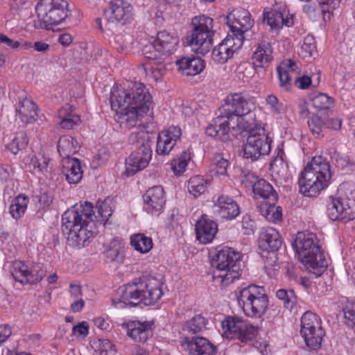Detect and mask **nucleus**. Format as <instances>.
I'll return each instance as SVG.
<instances>
[{
    "mask_svg": "<svg viewBox=\"0 0 355 355\" xmlns=\"http://www.w3.org/2000/svg\"><path fill=\"white\" fill-rule=\"evenodd\" d=\"M110 105L122 125L130 129L153 107L148 89L141 83L126 81L114 85L110 93Z\"/></svg>",
    "mask_w": 355,
    "mask_h": 355,
    "instance_id": "1",
    "label": "nucleus"
},
{
    "mask_svg": "<svg viewBox=\"0 0 355 355\" xmlns=\"http://www.w3.org/2000/svg\"><path fill=\"white\" fill-rule=\"evenodd\" d=\"M62 231L70 245L83 247L94 235V207L85 202L68 209L62 215Z\"/></svg>",
    "mask_w": 355,
    "mask_h": 355,
    "instance_id": "2",
    "label": "nucleus"
},
{
    "mask_svg": "<svg viewBox=\"0 0 355 355\" xmlns=\"http://www.w3.org/2000/svg\"><path fill=\"white\" fill-rule=\"evenodd\" d=\"M162 295V283L159 279L154 277H143L119 288L117 296L112 299V305L116 309L139 303L153 305L160 300Z\"/></svg>",
    "mask_w": 355,
    "mask_h": 355,
    "instance_id": "3",
    "label": "nucleus"
},
{
    "mask_svg": "<svg viewBox=\"0 0 355 355\" xmlns=\"http://www.w3.org/2000/svg\"><path fill=\"white\" fill-rule=\"evenodd\" d=\"M293 245L299 260L306 269L320 276L327 264L316 234L310 232H298Z\"/></svg>",
    "mask_w": 355,
    "mask_h": 355,
    "instance_id": "4",
    "label": "nucleus"
},
{
    "mask_svg": "<svg viewBox=\"0 0 355 355\" xmlns=\"http://www.w3.org/2000/svg\"><path fill=\"white\" fill-rule=\"evenodd\" d=\"M330 178L329 163L322 157H313L300 173V192L306 196H316L327 187Z\"/></svg>",
    "mask_w": 355,
    "mask_h": 355,
    "instance_id": "5",
    "label": "nucleus"
},
{
    "mask_svg": "<svg viewBox=\"0 0 355 355\" xmlns=\"http://www.w3.org/2000/svg\"><path fill=\"white\" fill-rule=\"evenodd\" d=\"M240 254L234 249L224 247L213 260V277L220 286L226 287L239 279L240 273Z\"/></svg>",
    "mask_w": 355,
    "mask_h": 355,
    "instance_id": "6",
    "label": "nucleus"
},
{
    "mask_svg": "<svg viewBox=\"0 0 355 355\" xmlns=\"http://www.w3.org/2000/svg\"><path fill=\"white\" fill-rule=\"evenodd\" d=\"M236 296L239 306L248 317L260 318L268 310V297L263 286L249 285L239 289Z\"/></svg>",
    "mask_w": 355,
    "mask_h": 355,
    "instance_id": "7",
    "label": "nucleus"
},
{
    "mask_svg": "<svg viewBox=\"0 0 355 355\" xmlns=\"http://www.w3.org/2000/svg\"><path fill=\"white\" fill-rule=\"evenodd\" d=\"M128 140L136 147L126 161V172L129 175H132L148 165L152 157V150L150 135L143 128L132 132Z\"/></svg>",
    "mask_w": 355,
    "mask_h": 355,
    "instance_id": "8",
    "label": "nucleus"
},
{
    "mask_svg": "<svg viewBox=\"0 0 355 355\" xmlns=\"http://www.w3.org/2000/svg\"><path fill=\"white\" fill-rule=\"evenodd\" d=\"M193 27L190 37L187 39L188 44L198 54L205 55L212 46L214 31L212 18L201 15L192 19Z\"/></svg>",
    "mask_w": 355,
    "mask_h": 355,
    "instance_id": "9",
    "label": "nucleus"
},
{
    "mask_svg": "<svg viewBox=\"0 0 355 355\" xmlns=\"http://www.w3.org/2000/svg\"><path fill=\"white\" fill-rule=\"evenodd\" d=\"M35 10L40 26L47 30L60 24L68 16L67 3L64 0H40Z\"/></svg>",
    "mask_w": 355,
    "mask_h": 355,
    "instance_id": "10",
    "label": "nucleus"
},
{
    "mask_svg": "<svg viewBox=\"0 0 355 355\" xmlns=\"http://www.w3.org/2000/svg\"><path fill=\"white\" fill-rule=\"evenodd\" d=\"M272 139L264 125H257L247 139L244 146V157L252 159H257L262 155H268L271 150Z\"/></svg>",
    "mask_w": 355,
    "mask_h": 355,
    "instance_id": "11",
    "label": "nucleus"
},
{
    "mask_svg": "<svg viewBox=\"0 0 355 355\" xmlns=\"http://www.w3.org/2000/svg\"><path fill=\"white\" fill-rule=\"evenodd\" d=\"M221 325L223 336L227 339L238 338L245 343L254 339L257 334V328L241 318L229 316L222 322Z\"/></svg>",
    "mask_w": 355,
    "mask_h": 355,
    "instance_id": "12",
    "label": "nucleus"
},
{
    "mask_svg": "<svg viewBox=\"0 0 355 355\" xmlns=\"http://www.w3.org/2000/svg\"><path fill=\"white\" fill-rule=\"evenodd\" d=\"M327 213L332 220H350L355 217V189H347L345 196L332 198L327 205Z\"/></svg>",
    "mask_w": 355,
    "mask_h": 355,
    "instance_id": "13",
    "label": "nucleus"
},
{
    "mask_svg": "<svg viewBox=\"0 0 355 355\" xmlns=\"http://www.w3.org/2000/svg\"><path fill=\"white\" fill-rule=\"evenodd\" d=\"M226 23L232 33L236 40H240L243 44V34L249 31L254 24L250 13L245 9L237 8L233 10L226 16Z\"/></svg>",
    "mask_w": 355,
    "mask_h": 355,
    "instance_id": "14",
    "label": "nucleus"
},
{
    "mask_svg": "<svg viewBox=\"0 0 355 355\" xmlns=\"http://www.w3.org/2000/svg\"><path fill=\"white\" fill-rule=\"evenodd\" d=\"M11 274L13 278L22 284H36L46 275V270L40 264L29 268L25 263L16 261L12 263Z\"/></svg>",
    "mask_w": 355,
    "mask_h": 355,
    "instance_id": "15",
    "label": "nucleus"
},
{
    "mask_svg": "<svg viewBox=\"0 0 355 355\" xmlns=\"http://www.w3.org/2000/svg\"><path fill=\"white\" fill-rule=\"evenodd\" d=\"M255 109L252 98L240 93H234L227 96L225 104L220 107L222 113H236L242 116Z\"/></svg>",
    "mask_w": 355,
    "mask_h": 355,
    "instance_id": "16",
    "label": "nucleus"
},
{
    "mask_svg": "<svg viewBox=\"0 0 355 355\" xmlns=\"http://www.w3.org/2000/svg\"><path fill=\"white\" fill-rule=\"evenodd\" d=\"M134 12L132 5L124 0H112L105 17L110 23L125 25L133 19Z\"/></svg>",
    "mask_w": 355,
    "mask_h": 355,
    "instance_id": "17",
    "label": "nucleus"
},
{
    "mask_svg": "<svg viewBox=\"0 0 355 355\" xmlns=\"http://www.w3.org/2000/svg\"><path fill=\"white\" fill-rule=\"evenodd\" d=\"M180 40L175 33L159 31L155 37L150 39V43L159 56H169L178 49Z\"/></svg>",
    "mask_w": 355,
    "mask_h": 355,
    "instance_id": "18",
    "label": "nucleus"
},
{
    "mask_svg": "<svg viewBox=\"0 0 355 355\" xmlns=\"http://www.w3.org/2000/svg\"><path fill=\"white\" fill-rule=\"evenodd\" d=\"M153 326L150 321L129 320L121 324L126 335L137 343H145L153 336Z\"/></svg>",
    "mask_w": 355,
    "mask_h": 355,
    "instance_id": "19",
    "label": "nucleus"
},
{
    "mask_svg": "<svg viewBox=\"0 0 355 355\" xmlns=\"http://www.w3.org/2000/svg\"><path fill=\"white\" fill-rule=\"evenodd\" d=\"M263 16L271 30L276 33H279L284 26L290 27L294 24L293 15L289 12L286 6L275 8L270 11L264 10Z\"/></svg>",
    "mask_w": 355,
    "mask_h": 355,
    "instance_id": "20",
    "label": "nucleus"
},
{
    "mask_svg": "<svg viewBox=\"0 0 355 355\" xmlns=\"http://www.w3.org/2000/svg\"><path fill=\"white\" fill-rule=\"evenodd\" d=\"M243 44L241 39L236 40L234 37L228 35L216 47L211 53L212 60L218 64H224L230 59L234 53L239 50Z\"/></svg>",
    "mask_w": 355,
    "mask_h": 355,
    "instance_id": "21",
    "label": "nucleus"
},
{
    "mask_svg": "<svg viewBox=\"0 0 355 355\" xmlns=\"http://www.w3.org/2000/svg\"><path fill=\"white\" fill-rule=\"evenodd\" d=\"M182 135L181 129L171 126L160 132L157 137L156 152L159 155H168Z\"/></svg>",
    "mask_w": 355,
    "mask_h": 355,
    "instance_id": "22",
    "label": "nucleus"
},
{
    "mask_svg": "<svg viewBox=\"0 0 355 355\" xmlns=\"http://www.w3.org/2000/svg\"><path fill=\"white\" fill-rule=\"evenodd\" d=\"M144 209L150 214L159 213L166 203L164 189L156 186L150 188L143 196Z\"/></svg>",
    "mask_w": 355,
    "mask_h": 355,
    "instance_id": "23",
    "label": "nucleus"
},
{
    "mask_svg": "<svg viewBox=\"0 0 355 355\" xmlns=\"http://www.w3.org/2000/svg\"><path fill=\"white\" fill-rule=\"evenodd\" d=\"M337 0H319V7L313 5H306L303 8L304 12L309 18L315 21L322 15L324 21H327L331 18V15L336 6Z\"/></svg>",
    "mask_w": 355,
    "mask_h": 355,
    "instance_id": "24",
    "label": "nucleus"
},
{
    "mask_svg": "<svg viewBox=\"0 0 355 355\" xmlns=\"http://www.w3.org/2000/svg\"><path fill=\"white\" fill-rule=\"evenodd\" d=\"M217 231V224L206 215L202 216L196 224V238L203 244L212 241Z\"/></svg>",
    "mask_w": 355,
    "mask_h": 355,
    "instance_id": "25",
    "label": "nucleus"
},
{
    "mask_svg": "<svg viewBox=\"0 0 355 355\" xmlns=\"http://www.w3.org/2000/svg\"><path fill=\"white\" fill-rule=\"evenodd\" d=\"M214 212L220 218L232 220L239 214L236 202L227 196H220L214 205Z\"/></svg>",
    "mask_w": 355,
    "mask_h": 355,
    "instance_id": "26",
    "label": "nucleus"
},
{
    "mask_svg": "<svg viewBox=\"0 0 355 355\" xmlns=\"http://www.w3.org/2000/svg\"><path fill=\"white\" fill-rule=\"evenodd\" d=\"M184 349L191 355H216L217 347L203 337H196L185 342Z\"/></svg>",
    "mask_w": 355,
    "mask_h": 355,
    "instance_id": "27",
    "label": "nucleus"
},
{
    "mask_svg": "<svg viewBox=\"0 0 355 355\" xmlns=\"http://www.w3.org/2000/svg\"><path fill=\"white\" fill-rule=\"evenodd\" d=\"M273 59L272 48L270 43L263 41L258 44L252 60L255 67L266 68Z\"/></svg>",
    "mask_w": 355,
    "mask_h": 355,
    "instance_id": "28",
    "label": "nucleus"
},
{
    "mask_svg": "<svg viewBox=\"0 0 355 355\" xmlns=\"http://www.w3.org/2000/svg\"><path fill=\"white\" fill-rule=\"evenodd\" d=\"M282 241L279 232L274 228H266L260 235L259 245L263 250L275 252L279 250Z\"/></svg>",
    "mask_w": 355,
    "mask_h": 355,
    "instance_id": "29",
    "label": "nucleus"
},
{
    "mask_svg": "<svg viewBox=\"0 0 355 355\" xmlns=\"http://www.w3.org/2000/svg\"><path fill=\"white\" fill-rule=\"evenodd\" d=\"M62 172L69 184L78 183L83 177L80 162L76 158L63 159Z\"/></svg>",
    "mask_w": 355,
    "mask_h": 355,
    "instance_id": "30",
    "label": "nucleus"
},
{
    "mask_svg": "<svg viewBox=\"0 0 355 355\" xmlns=\"http://www.w3.org/2000/svg\"><path fill=\"white\" fill-rule=\"evenodd\" d=\"M297 69L296 64L291 60L283 61L277 67L279 85L284 90L288 91L291 89V80Z\"/></svg>",
    "mask_w": 355,
    "mask_h": 355,
    "instance_id": "31",
    "label": "nucleus"
},
{
    "mask_svg": "<svg viewBox=\"0 0 355 355\" xmlns=\"http://www.w3.org/2000/svg\"><path fill=\"white\" fill-rule=\"evenodd\" d=\"M176 64L178 69L187 76L197 75L202 72L205 67L203 60L195 57L182 58L176 61Z\"/></svg>",
    "mask_w": 355,
    "mask_h": 355,
    "instance_id": "32",
    "label": "nucleus"
},
{
    "mask_svg": "<svg viewBox=\"0 0 355 355\" xmlns=\"http://www.w3.org/2000/svg\"><path fill=\"white\" fill-rule=\"evenodd\" d=\"M230 127H227L225 117L222 114L212 121V123L207 128L206 134L212 137H216L222 141L229 139Z\"/></svg>",
    "mask_w": 355,
    "mask_h": 355,
    "instance_id": "33",
    "label": "nucleus"
},
{
    "mask_svg": "<svg viewBox=\"0 0 355 355\" xmlns=\"http://www.w3.org/2000/svg\"><path fill=\"white\" fill-rule=\"evenodd\" d=\"M315 331L316 334H322V324L320 317L311 311L305 312L301 318L300 334L302 336L310 335Z\"/></svg>",
    "mask_w": 355,
    "mask_h": 355,
    "instance_id": "34",
    "label": "nucleus"
},
{
    "mask_svg": "<svg viewBox=\"0 0 355 355\" xmlns=\"http://www.w3.org/2000/svg\"><path fill=\"white\" fill-rule=\"evenodd\" d=\"M17 114L23 123H33L37 116V106L31 98H24L19 101Z\"/></svg>",
    "mask_w": 355,
    "mask_h": 355,
    "instance_id": "35",
    "label": "nucleus"
},
{
    "mask_svg": "<svg viewBox=\"0 0 355 355\" xmlns=\"http://www.w3.org/2000/svg\"><path fill=\"white\" fill-rule=\"evenodd\" d=\"M253 193L257 198H260V201H269L270 203L276 204L277 196L272 185L263 179L257 180L253 185Z\"/></svg>",
    "mask_w": 355,
    "mask_h": 355,
    "instance_id": "36",
    "label": "nucleus"
},
{
    "mask_svg": "<svg viewBox=\"0 0 355 355\" xmlns=\"http://www.w3.org/2000/svg\"><path fill=\"white\" fill-rule=\"evenodd\" d=\"M257 209L268 221L277 223L282 219V208L275 206V204L270 203L269 201H259Z\"/></svg>",
    "mask_w": 355,
    "mask_h": 355,
    "instance_id": "37",
    "label": "nucleus"
},
{
    "mask_svg": "<svg viewBox=\"0 0 355 355\" xmlns=\"http://www.w3.org/2000/svg\"><path fill=\"white\" fill-rule=\"evenodd\" d=\"M58 116L61 119L60 126L64 129L70 130L80 122V116L73 113V106L69 104H66L59 110Z\"/></svg>",
    "mask_w": 355,
    "mask_h": 355,
    "instance_id": "38",
    "label": "nucleus"
},
{
    "mask_svg": "<svg viewBox=\"0 0 355 355\" xmlns=\"http://www.w3.org/2000/svg\"><path fill=\"white\" fill-rule=\"evenodd\" d=\"M78 149L79 144L73 137L63 136L60 138L58 150L63 159L70 158V156L78 152Z\"/></svg>",
    "mask_w": 355,
    "mask_h": 355,
    "instance_id": "39",
    "label": "nucleus"
},
{
    "mask_svg": "<svg viewBox=\"0 0 355 355\" xmlns=\"http://www.w3.org/2000/svg\"><path fill=\"white\" fill-rule=\"evenodd\" d=\"M29 198L24 194H19L15 197L10 205V214L16 220L21 218L25 214Z\"/></svg>",
    "mask_w": 355,
    "mask_h": 355,
    "instance_id": "40",
    "label": "nucleus"
},
{
    "mask_svg": "<svg viewBox=\"0 0 355 355\" xmlns=\"http://www.w3.org/2000/svg\"><path fill=\"white\" fill-rule=\"evenodd\" d=\"M130 245L135 250L146 254L153 248V243L150 237L138 233L130 236Z\"/></svg>",
    "mask_w": 355,
    "mask_h": 355,
    "instance_id": "41",
    "label": "nucleus"
},
{
    "mask_svg": "<svg viewBox=\"0 0 355 355\" xmlns=\"http://www.w3.org/2000/svg\"><path fill=\"white\" fill-rule=\"evenodd\" d=\"M146 76L155 82L162 78L166 73V65L161 62L150 61L143 66Z\"/></svg>",
    "mask_w": 355,
    "mask_h": 355,
    "instance_id": "42",
    "label": "nucleus"
},
{
    "mask_svg": "<svg viewBox=\"0 0 355 355\" xmlns=\"http://www.w3.org/2000/svg\"><path fill=\"white\" fill-rule=\"evenodd\" d=\"M51 159L44 155L39 153L31 157L29 168L34 173L44 174L49 173Z\"/></svg>",
    "mask_w": 355,
    "mask_h": 355,
    "instance_id": "43",
    "label": "nucleus"
},
{
    "mask_svg": "<svg viewBox=\"0 0 355 355\" xmlns=\"http://www.w3.org/2000/svg\"><path fill=\"white\" fill-rule=\"evenodd\" d=\"M207 184L205 179L200 175H196L189 180L188 191L191 195L197 198L206 191Z\"/></svg>",
    "mask_w": 355,
    "mask_h": 355,
    "instance_id": "44",
    "label": "nucleus"
},
{
    "mask_svg": "<svg viewBox=\"0 0 355 355\" xmlns=\"http://www.w3.org/2000/svg\"><path fill=\"white\" fill-rule=\"evenodd\" d=\"M191 159V153L184 150L180 156H177L171 161V168L175 175H182L187 168L189 162Z\"/></svg>",
    "mask_w": 355,
    "mask_h": 355,
    "instance_id": "45",
    "label": "nucleus"
},
{
    "mask_svg": "<svg viewBox=\"0 0 355 355\" xmlns=\"http://www.w3.org/2000/svg\"><path fill=\"white\" fill-rule=\"evenodd\" d=\"M207 320L201 315H195L186 321L183 329L191 334H197L205 329Z\"/></svg>",
    "mask_w": 355,
    "mask_h": 355,
    "instance_id": "46",
    "label": "nucleus"
},
{
    "mask_svg": "<svg viewBox=\"0 0 355 355\" xmlns=\"http://www.w3.org/2000/svg\"><path fill=\"white\" fill-rule=\"evenodd\" d=\"M98 215L94 214V222L96 220L100 223L105 224L110 216L112 214V208L110 200L98 201L97 205Z\"/></svg>",
    "mask_w": 355,
    "mask_h": 355,
    "instance_id": "47",
    "label": "nucleus"
},
{
    "mask_svg": "<svg viewBox=\"0 0 355 355\" xmlns=\"http://www.w3.org/2000/svg\"><path fill=\"white\" fill-rule=\"evenodd\" d=\"M28 143L26 134L24 132L16 133L12 141L7 145V148L12 154L16 155L19 150L24 149Z\"/></svg>",
    "mask_w": 355,
    "mask_h": 355,
    "instance_id": "48",
    "label": "nucleus"
},
{
    "mask_svg": "<svg viewBox=\"0 0 355 355\" xmlns=\"http://www.w3.org/2000/svg\"><path fill=\"white\" fill-rule=\"evenodd\" d=\"M123 246L117 240H112L105 251V256L112 261L121 262L123 259Z\"/></svg>",
    "mask_w": 355,
    "mask_h": 355,
    "instance_id": "49",
    "label": "nucleus"
},
{
    "mask_svg": "<svg viewBox=\"0 0 355 355\" xmlns=\"http://www.w3.org/2000/svg\"><path fill=\"white\" fill-rule=\"evenodd\" d=\"M312 105L318 110H327L333 103V99L324 93L314 94L311 98Z\"/></svg>",
    "mask_w": 355,
    "mask_h": 355,
    "instance_id": "50",
    "label": "nucleus"
},
{
    "mask_svg": "<svg viewBox=\"0 0 355 355\" xmlns=\"http://www.w3.org/2000/svg\"><path fill=\"white\" fill-rule=\"evenodd\" d=\"M310 335L303 336L306 345L313 350L320 348L325 331L322 327V334H316L315 331L309 333Z\"/></svg>",
    "mask_w": 355,
    "mask_h": 355,
    "instance_id": "51",
    "label": "nucleus"
},
{
    "mask_svg": "<svg viewBox=\"0 0 355 355\" xmlns=\"http://www.w3.org/2000/svg\"><path fill=\"white\" fill-rule=\"evenodd\" d=\"M96 355H107L112 349V344L107 339H96L92 344Z\"/></svg>",
    "mask_w": 355,
    "mask_h": 355,
    "instance_id": "52",
    "label": "nucleus"
},
{
    "mask_svg": "<svg viewBox=\"0 0 355 355\" xmlns=\"http://www.w3.org/2000/svg\"><path fill=\"white\" fill-rule=\"evenodd\" d=\"M223 116L225 117V121L227 127H230V129L235 130L236 128L239 129H245V126L242 124L243 116L236 114V113L229 114V113H222Z\"/></svg>",
    "mask_w": 355,
    "mask_h": 355,
    "instance_id": "53",
    "label": "nucleus"
},
{
    "mask_svg": "<svg viewBox=\"0 0 355 355\" xmlns=\"http://www.w3.org/2000/svg\"><path fill=\"white\" fill-rule=\"evenodd\" d=\"M308 125L311 132L316 137L322 135V129L326 126L324 122L318 115H313L308 120Z\"/></svg>",
    "mask_w": 355,
    "mask_h": 355,
    "instance_id": "54",
    "label": "nucleus"
},
{
    "mask_svg": "<svg viewBox=\"0 0 355 355\" xmlns=\"http://www.w3.org/2000/svg\"><path fill=\"white\" fill-rule=\"evenodd\" d=\"M277 297L283 301L284 305L286 309H292L296 303L295 297L292 291H286L284 289L277 291Z\"/></svg>",
    "mask_w": 355,
    "mask_h": 355,
    "instance_id": "55",
    "label": "nucleus"
},
{
    "mask_svg": "<svg viewBox=\"0 0 355 355\" xmlns=\"http://www.w3.org/2000/svg\"><path fill=\"white\" fill-rule=\"evenodd\" d=\"M213 164L215 166L214 170L218 175H225L229 166V162L225 159L222 155L216 154L213 159Z\"/></svg>",
    "mask_w": 355,
    "mask_h": 355,
    "instance_id": "56",
    "label": "nucleus"
},
{
    "mask_svg": "<svg viewBox=\"0 0 355 355\" xmlns=\"http://www.w3.org/2000/svg\"><path fill=\"white\" fill-rule=\"evenodd\" d=\"M345 322L348 326L355 324V302H347L343 308Z\"/></svg>",
    "mask_w": 355,
    "mask_h": 355,
    "instance_id": "57",
    "label": "nucleus"
},
{
    "mask_svg": "<svg viewBox=\"0 0 355 355\" xmlns=\"http://www.w3.org/2000/svg\"><path fill=\"white\" fill-rule=\"evenodd\" d=\"M266 105L270 112L275 115H280L284 111L283 105L280 103L275 95H269L266 98Z\"/></svg>",
    "mask_w": 355,
    "mask_h": 355,
    "instance_id": "58",
    "label": "nucleus"
},
{
    "mask_svg": "<svg viewBox=\"0 0 355 355\" xmlns=\"http://www.w3.org/2000/svg\"><path fill=\"white\" fill-rule=\"evenodd\" d=\"M315 50V45L313 42V38L307 37L304 40L299 54L304 58L309 57L312 55Z\"/></svg>",
    "mask_w": 355,
    "mask_h": 355,
    "instance_id": "59",
    "label": "nucleus"
},
{
    "mask_svg": "<svg viewBox=\"0 0 355 355\" xmlns=\"http://www.w3.org/2000/svg\"><path fill=\"white\" fill-rule=\"evenodd\" d=\"M0 45H3L6 49L19 48V41L13 40L3 33H0Z\"/></svg>",
    "mask_w": 355,
    "mask_h": 355,
    "instance_id": "60",
    "label": "nucleus"
},
{
    "mask_svg": "<svg viewBox=\"0 0 355 355\" xmlns=\"http://www.w3.org/2000/svg\"><path fill=\"white\" fill-rule=\"evenodd\" d=\"M241 224L242 228L244 230L243 233L245 234H250L253 232L254 228V223L251 220L250 216H244L243 218Z\"/></svg>",
    "mask_w": 355,
    "mask_h": 355,
    "instance_id": "61",
    "label": "nucleus"
},
{
    "mask_svg": "<svg viewBox=\"0 0 355 355\" xmlns=\"http://www.w3.org/2000/svg\"><path fill=\"white\" fill-rule=\"evenodd\" d=\"M89 326L87 322H83L73 328V334L76 336L85 337L88 334Z\"/></svg>",
    "mask_w": 355,
    "mask_h": 355,
    "instance_id": "62",
    "label": "nucleus"
},
{
    "mask_svg": "<svg viewBox=\"0 0 355 355\" xmlns=\"http://www.w3.org/2000/svg\"><path fill=\"white\" fill-rule=\"evenodd\" d=\"M12 334L11 327L7 324L0 325V345Z\"/></svg>",
    "mask_w": 355,
    "mask_h": 355,
    "instance_id": "63",
    "label": "nucleus"
},
{
    "mask_svg": "<svg viewBox=\"0 0 355 355\" xmlns=\"http://www.w3.org/2000/svg\"><path fill=\"white\" fill-rule=\"evenodd\" d=\"M69 293L74 299H78L82 295L81 286L77 283H71L69 285Z\"/></svg>",
    "mask_w": 355,
    "mask_h": 355,
    "instance_id": "64",
    "label": "nucleus"
}]
</instances>
